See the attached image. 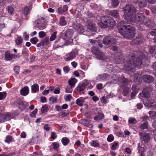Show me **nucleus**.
<instances>
[{"instance_id":"nucleus-14","label":"nucleus","mask_w":156,"mask_h":156,"mask_svg":"<svg viewBox=\"0 0 156 156\" xmlns=\"http://www.w3.org/2000/svg\"><path fill=\"white\" fill-rule=\"evenodd\" d=\"M100 110L96 109L94 112V113L96 116L94 118V119L96 121L99 120L103 119L104 115L102 113L100 112Z\"/></svg>"},{"instance_id":"nucleus-34","label":"nucleus","mask_w":156,"mask_h":156,"mask_svg":"<svg viewBox=\"0 0 156 156\" xmlns=\"http://www.w3.org/2000/svg\"><path fill=\"white\" fill-rule=\"evenodd\" d=\"M69 139L66 137L62 138L61 140L62 144L64 146H66L68 144L69 142Z\"/></svg>"},{"instance_id":"nucleus-42","label":"nucleus","mask_w":156,"mask_h":156,"mask_svg":"<svg viewBox=\"0 0 156 156\" xmlns=\"http://www.w3.org/2000/svg\"><path fill=\"white\" fill-rule=\"evenodd\" d=\"M57 98L54 96L51 97L49 98V101L52 102V104L56 103L57 102Z\"/></svg>"},{"instance_id":"nucleus-63","label":"nucleus","mask_w":156,"mask_h":156,"mask_svg":"<svg viewBox=\"0 0 156 156\" xmlns=\"http://www.w3.org/2000/svg\"><path fill=\"white\" fill-rule=\"evenodd\" d=\"M35 55H31L30 57V61L31 62H34L35 61Z\"/></svg>"},{"instance_id":"nucleus-15","label":"nucleus","mask_w":156,"mask_h":156,"mask_svg":"<svg viewBox=\"0 0 156 156\" xmlns=\"http://www.w3.org/2000/svg\"><path fill=\"white\" fill-rule=\"evenodd\" d=\"M143 42V37L140 35H138L137 37L134 38L132 40L131 43L132 45L140 44Z\"/></svg>"},{"instance_id":"nucleus-12","label":"nucleus","mask_w":156,"mask_h":156,"mask_svg":"<svg viewBox=\"0 0 156 156\" xmlns=\"http://www.w3.org/2000/svg\"><path fill=\"white\" fill-rule=\"evenodd\" d=\"M46 24L44 18L41 17L37 20L35 27L40 29H43L46 28Z\"/></svg>"},{"instance_id":"nucleus-5","label":"nucleus","mask_w":156,"mask_h":156,"mask_svg":"<svg viewBox=\"0 0 156 156\" xmlns=\"http://www.w3.org/2000/svg\"><path fill=\"white\" fill-rule=\"evenodd\" d=\"M117 79L119 82V84L120 87L124 88L122 94L125 96H127L129 91V88L126 87L128 86V80L122 76L120 78L117 77Z\"/></svg>"},{"instance_id":"nucleus-23","label":"nucleus","mask_w":156,"mask_h":156,"mask_svg":"<svg viewBox=\"0 0 156 156\" xmlns=\"http://www.w3.org/2000/svg\"><path fill=\"white\" fill-rule=\"evenodd\" d=\"M96 58L98 59L101 60H105L107 59V57L106 55L101 51L96 56Z\"/></svg>"},{"instance_id":"nucleus-62","label":"nucleus","mask_w":156,"mask_h":156,"mask_svg":"<svg viewBox=\"0 0 156 156\" xmlns=\"http://www.w3.org/2000/svg\"><path fill=\"white\" fill-rule=\"evenodd\" d=\"M23 36L24 37V39L26 41H27L28 40L29 38V36L28 35H27V33L26 32H25L23 33Z\"/></svg>"},{"instance_id":"nucleus-52","label":"nucleus","mask_w":156,"mask_h":156,"mask_svg":"<svg viewBox=\"0 0 156 156\" xmlns=\"http://www.w3.org/2000/svg\"><path fill=\"white\" fill-rule=\"evenodd\" d=\"M73 87H71V86L67 87L65 90V91L67 93H71L72 92L73 90L72 88Z\"/></svg>"},{"instance_id":"nucleus-30","label":"nucleus","mask_w":156,"mask_h":156,"mask_svg":"<svg viewBox=\"0 0 156 156\" xmlns=\"http://www.w3.org/2000/svg\"><path fill=\"white\" fill-rule=\"evenodd\" d=\"M31 88L32 91L34 93L38 92L39 90V87L37 84H34L31 86Z\"/></svg>"},{"instance_id":"nucleus-24","label":"nucleus","mask_w":156,"mask_h":156,"mask_svg":"<svg viewBox=\"0 0 156 156\" xmlns=\"http://www.w3.org/2000/svg\"><path fill=\"white\" fill-rule=\"evenodd\" d=\"M29 91L28 87L25 86L21 89L20 91V93L23 96H26L29 94Z\"/></svg>"},{"instance_id":"nucleus-4","label":"nucleus","mask_w":156,"mask_h":156,"mask_svg":"<svg viewBox=\"0 0 156 156\" xmlns=\"http://www.w3.org/2000/svg\"><path fill=\"white\" fill-rule=\"evenodd\" d=\"M101 22L98 23V25L102 29L108 27H112L115 23L113 19L109 16H102L101 17Z\"/></svg>"},{"instance_id":"nucleus-33","label":"nucleus","mask_w":156,"mask_h":156,"mask_svg":"<svg viewBox=\"0 0 156 156\" xmlns=\"http://www.w3.org/2000/svg\"><path fill=\"white\" fill-rule=\"evenodd\" d=\"M91 51L92 53L96 56L100 51L98 48L95 47H93L91 48Z\"/></svg>"},{"instance_id":"nucleus-58","label":"nucleus","mask_w":156,"mask_h":156,"mask_svg":"<svg viewBox=\"0 0 156 156\" xmlns=\"http://www.w3.org/2000/svg\"><path fill=\"white\" fill-rule=\"evenodd\" d=\"M63 70L65 73H68L69 71V69L68 66H66L64 67Z\"/></svg>"},{"instance_id":"nucleus-21","label":"nucleus","mask_w":156,"mask_h":156,"mask_svg":"<svg viewBox=\"0 0 156 156\" xmlns=\"http://www.w3.org/2000/svg\"><path fill=\"white\" fill-rule=\"evenodd\" d=\"M73 27L75 30L80 32H82L84 29L83 26L77 23L73 25Z\"/></svg>"},{"instance_id":"nucleus-28","label":"nucleus","mask_w":156,"mask_h":156,"mask_svg":"<svg viewBox=\"0 0 156 156\" xmlns=\"http://www.w3.org/2000/svg\"><path fill=\"white\" fill-rule=\"evenodd\" d=\"M19 108L21 110L25 109L26 108L27 103L23 101H21L18 104Z\"/></svg>"},{"instance_id":"nucleus-19","label":"nucleus","mask_w":156,"mask_h":156,"mask_svg":"<svg viewBox=\"0 0 156 156\" xmlns=\"http://www.w3.org/2000/svg\"><path fill=\"white\" fill-rule=\"evenodd\" d=\"M142 78L144 82L149 83H152L154 80L153 76L147 75H143Z\"/></svg>"},{"instance_id":"nucleus-38","label":"nucleus","mask_w":156,"mask_h":156,"mask_svg":"<svg viewBox=\"0 0 156 156\" xmlns=\"http://www.w3.org/2000/svg\"><path fill=\"white\" fill-rule=\"evenodd\" d=\"M119 3L118 0H112V5L113 8L116 7L119 5Z\"/></svg>"},{"instance_id":"nucleus-61","label":"nucleus","mask_w":156,"mask_h":156,"mask_svg":"<svg viewBox=\"0 0 156 156\" xmlns=\"http://www.w3.org/2000/svg\"><path fill=\"white\" fill-rule=\"evenodd\" d=\"M150 34L152 36H156V29H154L151 31L150 33Z\"/></svg>"},{"instance_id":"nucleus-48","label":"nucleus","mask_w":156,"mask_h":156,"mask_svg":"<svg viewBox=\"0 0 156 156\" xmlns=\"http://www.w3.org/2000/svg\"><path fill=\"white\" fill-rule=\"evenodd\" d=\"M37 108H36L30 114V115L32 117H35L36 114L37 113Z\"/></svg>"},{"instance_id":"nucleus-32","label":"nucleus","mask_w":156,"mask_h":156,"mask_svg":"<svg viewBox=\"0 0 156 156\" xmlns=\"http://www.w3.org/2000/svg\"><path fill=\"white\" fill-rule=\"evenodd\" d=\"M110 15L115 18H118L119 17L118 12L116 10H113L110 12Z\"/></svg>"},{"instance_id":"nucleus-59","label":"nucleus","mask_w":156,"mask_h":156,"mask_svg":"<svg viewBox=\"0 0 156 156\" xmlns=\"http://www.w3.org/2000/svg\"><path fill=\"white\" fill-rule=\"evenodd\" d=\"M58 144L56 142L54 143L53 144V148L55 150H57L58 149Z\"/></svg>"},{"instance_id":"nucleus-39","label":"nucleus","mask_w":156,"mask_h":156,"mask_svg":"<svg viewBox=\"0 0 156 156\" xmlns=\"http://www.w3.org/2000/svg\"><path fill=\"white\" fill-rule=\"evenodd\" d=\"M38 41V40L36 37H34L30 39V41L34 44H36Z\"/></svg>"},{"instance_id":"nucleus-47","label":"nucleus","mask_w":156,"mask_h":156,"mask_svg":"<svg viewBox=\"0 0 156 156\" xmlns=\"http://www.w3.org/2000/svg\"><path fill=\"white\" fill-rule=\"evenodd\" d=\"M23 41V40L22 38L20 37H18L17 39L16 40V44L18 45H19L22 43Z\"/></svg>"},{"instance_id":"nucleus-55","label":"nucleus","mask_w":156,"mask_h":156,"mask_svg":"<svg viewBox=\"0 0 156 156\" xmlns=\"http://www.w3.org/2000/svg\"><path fill=\"white\" fill-rule=\"evenodd\" d=\"M69 110L65 111L62 112L61 116L63 117H66L69 114Z\"/></svg>"},{"instance_id":"nucleus-64","label":"nucleus","mask_w":156,"mask_h":156,"mask_svg":"<svg viewBox=\"0 0 156 156\" xmlns=\"http://www.w3.org/2000/svg\"><path fill=\"white\" fill-rule=\"evenodd\" d=\"M152 132L153 133L152 135L153 136L154 140L156 141V129L153 131Z\"/></svg>"},{"instance_id":"nucleus-7","label":"nucleus","mask_w":156,"mask_h":156,"mask_svg":"<svg viewBox=\"0 0 156 156\" xmlns=\"http://www.w3.org/2000/svg\"><path fill=\"white\" fill-rule=\"evenodd\" d=\"M103 42L105 45L111 46L115 43L116 40L111 36H107L103 38Z\"/></svg>"},{"instance_id":"nucleus-45","label":"nucleus","mask_w":156,"mask_h":156,"mask_svg":"<svg viewBox=\"0 0 156 156\" xmlns=\"http://www.w3.org/2000/svg\"><path fill=\"white\" fill-rule=\"evenodd\" d=\"M57 32L56 31L54 32L51 35L50 37V40L51 41L54 40L56 38Z\"/></svg>"},{"instance_id":"nucleus-60","label":"nucleus","mask_w":156,"mask_h":156,"mask_svg":"<svg viewBox=\"0 0 156 156\" xmlns=\"http://www.w3.org/2000/svg\"><path fill=\"white\" fill-rule=\"evenodd\" d=\"M51 137L53 139H55L57 137V135L55 132H52L51 134Z\"/></svg>"},{"instance_id":"nucleus-43","label":"nucleus","mask_w":156,"mask_h":156,"mask_svg":"<svg viewBox=\"0 0 156 156\" xmlns=\"http://www.w3.org/2000/svg\"><path fill=\"white\" fill-rule=\"evenodd\" d=\"M119 146V144L118 142H114L111 147V149L112 150H115L116 147Z\"/></svg>"},{"instance_id":"nucleus-20","label":"nucleus","mask_w":156,"mask_h":156,"mask_svg":"<svg viewBox=\"0 0 156 156\" xmlns=\"http://www.w3.org/2000/svg\"><path fill=\"white\" fill-rule=\"evenodd\" d=\"M154 23L152 22L151 20H150L147 18H146L143 23V25L142 26H146L148 28H150L154 26Z\"/></svg>"},{"instance_id":"nucleus-9","label":"nucleus","mask_w":156,"mask_h":156,"mask_svg":"<svg viewBox=\"0 0 156 156\" xmlns=\"http://www.w3.org/2000/svg\"><path fill=\"white\" fill-rule=\"evenodd\" d=\"M152 100H149L146 101L144 105L147 107H152L154 109H156V104L152 105L153 104V103L152 102ZM149 115H153L152 117L154 118V116H155V118H156V112L154 111H149Z\"/></svg>"},{"instance_id":"nucleus-26","label":"nucleus","mask_w":156,"mask_h":156,"mask_svg":"<svg viewBox=\"0 0 156 156\" xmlns=\"http://www.w3.org/2000/svg\"><path fill=\"white\" fill-rule=\"evenodd\" d=\"M77 82V80L75 78H71L68 81V83L70 86L71 87H74L76 83Z\"/></svg>"},{"instance_id":"nucleus-53","label":"nucleus","mask_w":156,"mask_h":156,"mask_svg":"<svg viewBox=\"0 0 156 156\" xmlns=\"http://www.w3.org/2000/svg\"><path fill=\"white\" fill-rule=\"evenodd\" d=\"M114 139L113 136L112 134H110L108 136L107 138V140L109 142L112 141Z\"/></svg>"},{"instance_id":"nucleus-50","label":"nucleus","mask_w":156,"mask_h":156,"mask_svg":"<svg viewBox=\"0 0 156 156\" xmlns=\"http://www.w3.org/2000/svg\"><path fill=\"white\" fill-rule=\"evenodd\" d=\"M91 145L94 147H99V144L95 141H93L90 142Z\"/></svg>"},{"instance_id":"nucleus-3","label":"nucleus","mask_w":156,"mask_h":156,"mask_svg":"<svg viewBox=\"0 0 156 156\" xmlns=\"http://www.w3.org/2000/svg\"><path fill=\"white\" fill-rule=\"evenodd\" d=\"M125 21L122 20L118 25L119 32L125 38L130 39L135 35V29L130 25H126Z\"/></svg>"},{"instance_id":"nucleus-13","label":"nucleus","mask_w":156,"mask_h":156,"mask_svg":"<svg viewBox=\"0 0 156 156\" xmlns=\"http://www.w3.org/2000/svg\"><path fill=\"white\" fill-rule=\"evenodd\" d=\"M140 140L142 142L148 143L151 139V136L149 134L146 133L140 132L139 133Z\"/></svg>"},{"instance_id":"nucleus-56","label":"nucleus","mask_w":156,"mask_h":156,"mask_svg":"<svg viewBox=\"0 0 156 156\" xmlns=\"http://www.w3.org/2000/svg\"><path fill=\"white\" fill-rule=\"evenodd\" d=\"M20 57V55L19 54H12V58H18Z\"/></svg>"},{"instance_id":"nucleus-16","label":"nucleus","mask_w":156,"mask_h":156,"mask_svg":"<svg viewBox=\"0 0 156 156\" xmlns=\"http://www.w3.org/2000/svg\"><path fill=\"white\" fill-rule=\"evenodd\" d=\"M133 81L136 85H139L142 82V78L140 75L138 73H136L134 75Z\"/></svg>"},{"instance_id":"nucleus-51","label":"nucleus","mask_w":156,"mask_h":156,"mask_svg":"<svg viewBox=\"0 0 156 156\" xmlns=\"http://www.w3.org/2000/svg\"><path fill=\"white\" fill-rule=\"evenodd\" d=\"M42 41H43L44 45L45 44L48 45L50 43L49 38L48 37H45L43 40H42Z\"/></svg>"},{"instance_id":"nucleus-29","label":"nucleus","mask_w":156,"mask_h":156,"mask_svg":"<svg viewBox=\"0 0 156 156\" xmlns=\"http://www.w3.org/2000/svg\"><path fill=\"white\" fill-rule=\"evenodd\" d=\"M6 9L8 11V13L10 15H12L14 12V9L12 6H9L6 7Z\"/></svg>"},{"instance_id":"nucleus-31","label":"nucleus","mask_w":156,"mask_h":156,"mask_svg":"<svg viewBox=\"0 0 156 156\" xmlns=\"http://www.w3.org/2000/svg\"><path fill=\"white\" fill-rule=\"evenodd\" d=\"M10 114L4 115L2 116L1 121L3 122L8 121L10 119Z\"/></svg>"},{"instance_id":"nucleus-37","label":"nucleus","mask_w":156,"mask_h":156,"mask_svg":"<svg viewBox=\"0 0 156 156\" xmlns=\"http://www.w3.org/2000/svg\"><path fill=\"white\" fill-rule=\"evenodd\" d=\"M29 9L28 6H26L22 10V12L25 16H26L29 13Z\"/></svg>"},{"instance_id":"nucleus-6","label":"nucleus","mask_w":156,"mask_h":156,"mask_svg":"<svg viewBox=\"0 0 156 156\" xmlns=\"http://www.w3.org/2000/svg\"><path fill=\"white\" fill-rule=\"evenodd\" d=\"M73 33V30L72 29H69L65 31H63L62 32V37L63 39L59 40V42H60V41L63 40V39L67 41L68 40L72 38Z\"/></svg>"},{"instance_id":"nucleus-49","label":"nucleus","mask_w":156,"mask_h":156,"mask_svg":"<svg viewBox=\"0 0 156 156\" xmlns=\"http://www.w3.org/2000/svg\"><path fill=\"white\" fill-rule=\"evenodd\" d=\"M138 149L139 151V152L141 153H143V152L144 151V147H141L140 146V144H138Z\"/></svg>"},{"instance_id":"nucleus-44","label":"nucleus","mask_w":156,"mask_h":156,"mask_svg":"<svg viewBox=\"0 0 156 156\" xmlns=\"http://www.w3.org/2000/svg\"><path fill=\"white\" fill-rule=\"evenodd\" d=\"M128 122L129 124H135L136 122L135 118H129V119Z\"/></svg>"},{"instance_id":"nucleus-22","label":"nucleus","mask_w":156,"mask_h":156,"mask_svg":"<svg viewBox=\"0 0 156 156\" xmlns=\"http://www.w3.org/2000/svg\"><path fill=\"white\" fill-rule=\"evenodd\" d=\"M109 76L108 74L105 73L102 75H101L98 76L96 78V79L98 81L104 80L107 79L109 78Z\"/></svg>"},{"instance_id":"nucleus-46","label":"nucleus","mask_w":156,"mask_h":156,"mask_svg":"<svg viewBox=\"0 0 156 156\" xmlns=\"http://www.w3.org/2000/svg\"><path fill=\"white\" fill-rule=\"evenodd\" d=\"M12 137L11 136L9 135L6 136L5 141V142L9 143L12 141Z\"/></svg>"},{"instance_id":"nucleus-25","label":"nucleus","mask_w":156,"mask_h":156,"mask_svg":"<svg viewBox=\"0 0 156 156\" xmlns=\"http://www.w3.org/2000/svg\"><path fill=\"white\" fill-rule=\"evenodd\" d=\"M84 102V99L83 97H80L77 99L76 101V104L79 106L81 107L83 106V104Z\"/></svg>"},{"instance_id":"nucleus-41","label":"nucleus","mask_w":156,"mask_h":156,"mask_svg":"<svg viewBox=\"0 0 156 156\" xmlns=\"http://www.w3.org/2000/svg\"><path fill=\"white\" fill-rule=\"evenodd\" d=\"M48 105H45L43 106L41 109V112L42 113H44L48 111Z\"/></svg>"},{"instance_id":"nucleus-8","label":"nucleus","mask_w":156,"mask_h":156,"mask_svg":"<svg viewBox=\"0 0 156 156\" xmlns=\"http://www.w3.org/2000/svg\"><path fill=\"white\" fill-rule=\"evenodd\" d=\"M152 88L150 86L145 88L142 93L140 94L139 96L142 98H148L150 97V92L152 91Z\"/></svg>"},{"instance_id":"nucleus-40","label":"nucleus","mask_w":156,"mask_h":156,"mask_svg":"<svg viewBox=\"0 0 156 156\" xmlns=\"http://www.w3.org/2000/svg\"><path fill=\"white\" fill-rule=\"evenodd\" d=\"M6 95V92H0V100L5 99Z\"/></svg>"},{"instance_id":"nucleus-57","label":"nucleus","mask_w":156,"mask_h":156,"mask_svg":"<svg viewBox=\"0 0 156 156\" xmlns=\"http://www.w3.org/2000/svg\"><path fill=\"white\" fill-rule=\"evenodd\" d=\"M20 67L19 66H16L13 70H14V71L16 73V74H19V71H20Z\"/></svg>"},{"instance_id":"nucleus-27","label":"nucleus","mask_w":156,"mask_h":156,"mask_svg":"<svg viewBox=\"0 0 156 156\" xmlns=\"http://www.w3.org/2000/svg\"><path fill=\"white\" fill-rule=\"evenodd\" d=\"M59 23V24L61 26H63L66 25L67 24V21L64 16H62L60 18Z\"/></svg>"},{"instance_id":"nucleus-10","label":"nucleus","mask_w":156,"mask_h":156,"mask_svg":"<svg viewBox=\"0 0 156 156\" xmlns=\"http://www.w3.org/2000/svg\"><path fill=\"white\" fill-rule=\"evenodd\" d=\"M155 2V0H137V3L140 8L146 7L147 5V2L151 4H153Z\"/></svg>"},{"instance_id":"nucleus-2","label":"nucleus","mask_w":156,"mask_h":156,"mask_svg":"<svg viewBox=\"0 0 156 156\" xmlns=\"http://www.w3.org/2000/svg\"><path fill=\"white\" fill-rule=\"evenodd\" d=\"M124 16L126 22L129 23L134 22L135 21L142 25L146 18L143 14L138 13L136 16L137 10L133 5L128 4L123 9Z\"/></svg>"},{"instance_id":"nucleus-36","label":"nucleus","mask_w":156,"mask_h":156,"mask_svg":"<svg viewBox=\"0 0 156 156\" xmlns=\"http://www.w3.org/2000/svg\"><path fill=\"white\" fill-rule=\"evenodd\" d=\"M148 122L147 121H145L142 124L140 125V128L143 129H147L148 128V125H147Z\"/></svg>"},{"instance_id":"nucleus-54","label":"nucleus","mask_w":156,"mask_h":156,"mask_svg":"<svg viewBox=\"0 0 156 156\" xmlns=\"http://www.w3.org/2000/svg\"><path fill=\"white\" fill-rule=\"evenodd\" d=\"M38 35L39 37L42 38L46 36V34L44 32L41 31L39 33Z\"/></svg>"},{"instance_id":"nucleus-35","label":"nucleus","mask_w":156,"mask_h":156,"mask_svg":"<svg viewBox=\"0 0 156 156\" xmlns=\"http://www.w3.org/2000/svg\"><path fill=\"white\" fill-rule=\"evenodd\" d=\"M12 54H10L9 52L5 53V59L6 60H10L12 59Z\"/></svg>"},{"instance_id":"nucleus-11","label":"nucleus","mask_w":156,"mask_h":156,"mask_svg":"<svg viewBox=\"0 0 156 156\" xmlns=\"http://www.w3.org/2000/svg\"><path fill=\"white\" fill-rule=\"evenodd\" d=\"M87 85V81L83 82L81 84H79L76 88L75 90L78 92L80 94H83L84 90L85 89L86 86Z\"/></svg>"},{"instance_id":"nucleus-17","label":"nucleus","mask_w":156,"mask_h":156,"mask_svg":"<svg viewBox=\"0 0 156 156\" xmlns=\"http://www.w3.org/2000/svg\"><path fill=\"white\" fill-rule=\"evenodd\" d=\"M87 26V28L90 30L94 31L96 30L95 24L92 23L90 20H87L86 21Z\"/></svg>"},{"instance_id":"nucleus-1","label":"nucleus","mask_w":156,"mask_h":156,"mask_svg":"<svg viewBox=\"0 0 156 156\" xmlns=\"http://www.w3.org/2000/svg\"><path fill=\"white\" fill-rule=\"evenodd\" d=\"M114 60L117 64L125 63L124 65V69L133 72L135 71L136 68H140L144 67L141 57L136 58L135 56L133 54L128 55L125 58L122 55L115 56Z\"/></svg>"},{"instance_id":"nucleus-18","label":"nucleus","mask_w":156,"mask_h":156,"mask_svg":"<svg viewBox=\"0 0 156 156\" xmlns=\"http://www.w3.org/2000/svg\"><path fill=\"white\" fill-rule=\"evenodd\" d=\"M75 56V52L74 51H72L66 54L64 59L66 61H69L74 58Z\"/></svg>"}]
</instances>
